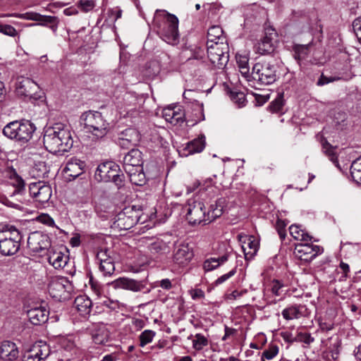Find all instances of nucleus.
<instances>
[{"label": "nucleus", "mask_w": 361, "mask_h": 361, "mask_svg": "<svg viewBox=\"0 0 361 361\" xmlns=\"http://www.w3.org/2000/svg\"><path fill=\"white\" fill-rule=\"evenodd\" d=\"M38 88L37 84L32 80L28 78H22L21 80L18 82L16 92L19 96L32 98Z\"/></svg>", "instance_id": "18"}, {"label": "nucleus", "mask_w": 361, "mask_h": 361, "mask_svg": "<svg viewBox=\"0 0 361 361\" xmlns=\"http://www.w3.org/2000/svg\"><path fill=\"white\" fill-rule=\"evenodd\" d=\"M36 220L48 226H55L54 220L47 214L42 213L36 217Z\"/></svg>", "instance_id": "48"}, {"label": "nucleus", "mask_w": 361, "mask_h": 361, "mask_svg": "<svg viewBox=\"0 0 361 361\" xmlns=\"http://www.w3.org/2000/svg\"><path fill=\"white\" fill-rule=\"evenodd\" d=\"M133 326L135 330L139 331L143 329L145 326V322L142 319H133L132 322Z\"/></svg>", "instance_id": "61"}, {"label": "nucleus", "mask_w": 361, "mask_h": 361, "mask_svg": "<svg viewBox=\"0 0 361 361\" xmlns=\"http://www.w3.org/2000/svg\"><path fill=\"white\" fill-rule=\"evenodd\" d=\"M148 250L152 255H161L168 252L169 247L164 240L157 239L149 244Z\"/></svg>", "instance_id": "31"}, {"label": "nucleus", "mask_w": 361, "mask_h": 361, "mask_svg": "<svg viewBox=\"0 0 361 361\" xmlns=\"http://www.w3.org/2000/svg\"><path fill=\"white\" fill-rule=\"evenodd\" d=\"M186 209L187 219L190 224H209L207 220V214L205 212L204 204L195 198H190L188 200L185 207Z\"/></svg>", "instance_id": "9"}, {"label": "nucleus", "mask_w": 361, "mask_h": 361, "mask_svg": "<svg viewBox=\"0 0 361 361\" xmlns=\"http://www.w3.org/2000/svg\"><path fill=\"white\" fill-rule=\"evenodd\" d=\"M353 27L358 40L361 42V16L354 20Z\"/></svg>", "instance_id": "55"}, {"label": "nucleus", "mask_w": 361, "mask_h": 361, "mask_svg": "<svg viewBox=\"0 0 361 361\" xmlns=\"http://www.w3.org/2000/svg\"><path fill=\"white\" fill-rule=\"evenodd\" d=\"M156 333L152 330H145L140 335V345L144 347L151 343Z\"/></svg>", "instance_id": "44"}, {"label": "nucleus", "mask_w": 361, "mask_h": 361, "mask_svg": "<svg viewBox=\"0 0 361 361\" xmlns=\"http://www.w3.org/2000/svg\"><path fill=\"white\" fill-rule=\"evenodd\" d=\"M74 306L82 316L85 317L91 311L92 301L85 295H79L75 299Z\"/></svg>", "instance_id": "27"}, {"label": "nucleus", "mask_w": 361, "mask_h": 361, "mask_svg": "<svg viewBox=\"0 0 361 361\" xmlns=\"http://www.w3.org/2000/svg\"><path fill=\"white\" fill-rule=\"evenodd\" d=\"M290 234L295 239L299 240H311L312 238L305 231L300 228L297 225H291L289 227Z\"/></svg>", "instance_id": "39"}, {"label": "nucleus", "mask_w": 361, "mask_h": 361, "mask_svg": "<svg viewBox=\"0 0 361 361\" xmlns=\"http://www.w3.org/2000/svg\"><path fill=\"white\" fill-rule=\"evenodd\" d=\"M85 166L86 164L84 161L71 157L68 160L63 171L68 176L75 178L84 173Z\"/></svg>", "instance_id": "19"}, {"label": "nucleus", "mask_w": 361, "mask_h": 361, "mask_svg": "<svg viewBox=\"0 0 361 361\" xmlns=\"http://www.w3.org/2000/svg\"><path fill=\"white\" fill-rule=\"evenodd\" d=\"M99 270L104 276H111L115 271L114 260L113 257L107 260H104L99 263Z\"/></svg>", "instance_id": "41"}, {"label": "nucleus", "mask_w": 361, "mask_h": 361, "mask_svg": "<svg viewBox=\"0 0 361 361\" xmlns=\"http://www.w3.org/2000/svg\"><path fill=\"white\" fill-rule=\"evenodd\" d=\"M239 71H240V73L242 74V75L245 78H246V80L247 81H250V80H252V72L251 73H250V67H249V66H244V67H240V68H239Z\"/></svg>", "instance_id": "59"}, {"label": "nucleus", "mask_w": 361, "mask_h": 361, "mask_svg": "<svg viewBox=\"0 0 361 361\" xmlns=\"http://www.w3.org/2000/svg\"><path fill=\"white\" fill-rule=\"evenodd\" d=\"M285 285L281 281L274 279L271 282V293L276 296H279L283 292Z\"/></svg>", "instance_id": "47"}, {"label": "nucleus", "mask_w": 361, "mask_h": 361, "mask_svg": "<svg viewBox=\"0 0 361 361\" xmlns=\"http://www.w3.org/2000/svg\"><path fill=\"white\" fill-rule=\"evenodd\" d=\"M140 140V135L137 129L129 128L121 132L117 143L123 148L128 149L136 146Z\"/></svg>", "instance_id": "14"}, {"label": "nucleus", "mask_w": 361, "mask_h": 361, "mask_svg": "<svg viewBox=\"0 0 361 361\" xmlns=\"http://www.w3.org/2000/svg\"><path fill=\"white\" fill-rule=\"evenodd\" d=\"M43 143L49 152L56 154L69 151L73 140L70 130L57 123L44 130Z\"/></svg>", "instance_id": "1"}, {"label": "nucleus", "mask_w": 361, "mask_h": 361, "mask_svg": "<svg viewBox=\"0 0 361 361\" xmlns=\"http://www.w3.org/2000/svg\"><path fill=\"white\" fill-rule=\"evenodd\" d=\"M69 286L70 283L66 278L54 276L49 282L48 290L52 298L61 299Z\"/></svg>", "instance_id": "15"}, {"label": "nucleus", "mask_w": 361, "mask_h": 361, "mask_svg": "<svg viewBox=\"0 0 361 361\" xmlns=\"http://www.w3.org/2000/svg\"><path fill=\"white\" fill-rule=\"evenodd\" d=\"M231 99L236 104H238L239 107L243 106L245 105L246 99L244 93L239 92H231Z\"/></svg>", "instance_id": "49"}, {"label": "nucleus", "mask_w": 361, "mask_h": 361, "mask_svg": "<svg viewBox=\"0 0 361 361\" xmlns=\"http://www.w3.org/2000/svg\"><path fill=\"white\" fill-rule=\"evenodd\" d=\"M82 118L86 132L97 140L103 138L109 131V123L99 111H87L82 114Z\"/></svg>", "instance_id": "4"}, {"label": "nucleus", "mask_w": 361, "mask_h": 361, "mask_svg": "<svg viewBox=\"0 0 361 361\" xmlns=\"http://www.w3.org/2000/svg\"><path fill=\"white\" fill-rule=\"evenodd\" d=\"M283 106V99L282 96L277 97L271 104L269 108L272 112H279Z\"/></svg>", "instance_id": "50"}, {"label": "nucleus", "mask_w": 361, "mask_h": 361, "mask_svg": "<svg viewBox=\"0 0 361 361\" xmlns=\"http://www.w3.org/2000/svg\"><path fill=\"white\" fill-rule=\"evenodd\" d=\"M68 260L67 255L61 252H54L49 255L48 261L55 269L63 268Z\"/></svg>", "instance_id": "30"}, {"label": "nucleus", "mask_w": 361, "mask_h": 361, "mask_svg": "<svg viewBox=\"0 0 361 361\" xmlns=\"http://www.w3.org/2000/svg\"><path fill=\"white\" fill-rule=\"evenodd\" d=\"M243 237L240 236V240L243 243L242 249L243 250L246 260L252 259L257 254L259 249V242L252 235L245 236V240H242Z\"/></svg>", "instance_id": "21"}, {"label": "nucleus", "mask_w": 361, "mask_h": 361, "mask_svg": "<svg viewBox=\"0 0 361 361\" xmlns=\"http://www.w3.org/2000/svg\"><path fill=\"white\" fill-rule=\"evenodd\" d=\"M29 191L35 201L42 204L48 202L52 193L51 186L42 182L30 183Z\"/></svg>", "instance_id": "11"}, {"label": "nucleus", "mask_w": 361, "mask_h": 361, "mask_svg": "<svg viewBox=\"0 0 361 361\" xmlns=\"http://www.w3.org/2000/svg\"><path fill=\"white\" fill-rule=\"evenodd\" d=\"M11 178L12 180L11 184L16 188V192H21L25 189V182L23 178L16 171L13 172Z\"/></svg>", "instance_id": "45"}, {"label": "nucleus", "mask_w": 361, "mask_h": 361, "mask_svg": "<svg viewBox=\"0 0 361 361\" xmlns=\"http://www.w3.org/2000/svg\"><path fill=\"white\" fill-rule=\"evenodd\" d=\"M298 341H302L307 344H310V343L314 341V338L311 336L310 334L307 333H299L298 334Z\"/></svg>", "instance_id": "57"}, {"label": "nucleus", "mask_w": 361, "mask_h": 361, "mask_svg": "<svg viewBox=\"0 0 361 361\" xmlns=\"http://www.w3.org/2000/svg\"><path fill=\"white\" fill-rule=\"evenodd\" d=\"M205 147V140L204 137L194 139L193 140L188 142L186 146L183 148V151L187 152L185 155L192 154L195 153L201 152Z\"/></svg>", "instance_id": "28"}, {"label": "nucleus", "mask_w": 361, "mask_h": 361, "mask_svg": "<svg viewBox=\"0 0 361 361\" xmlns=\"http://www.w3.org/2000/svg\"><path fill=\"white\" fill-rule=\"evenodd\" d=\"M0 32L11 37H15L18 34L14 27L6 24H0Z\"/></svg>", "instance_id": "51"}, {"label": "nucleus", "mask_w": 361, "mask_h": 361, "mask_svg": "<svg viewBox=\"0 0 361 361\" xmlns=\"http://www.w3.org/2000/svg\"><path fill=\"white\" fill-rule=\"evenodd\" d=\"M207 56L217 69H224L228 62V46L226 43L215 42L207 46Z\"/></svg>", "instance_id": "6"}, {"label": "nucleus", "mask_w": 361, "mask_h": 361, "mask_svg": "<svg viewBox=\"0 0 361 361\" xmlns=\"http://www.w3.org/2000/svg\"><path fill=\"white\" fill-rule=\"evenodd\" d=\"M37 22V23H32L30 25H39L42 26H49L53 32H55L57 30L59 20L56 16H43L39 14Z\"/></svg>", "instance_id": "32"}, {"label": "nucleus", "mask_w": 361, "mask_h": 361, "mask_svg": "<svg viewBox=\"0 0 361 361\" xmlns=\"http://www.w3.org/2000/svg\"><path fill=\"white\" fill-rule=\"evenodd\" d=\"M208 339L201 334H197L192 341V347L196 350H201L204 347L208 345Z\"/></svg>", "instance_id": "42"}, {"label": "nucleus", "mask_w": 361, "mask_h": 361, "mask_svg": "<svg viewBox=\"0 0 361 361\" xmlns=\"http://www.w3.org/2000/svg\"><path fill=\"white\" fill-rule=\"evenodd\" d=\"M142 154L138 149L133 148L123 158V169H133L138 166H142Z\"/></svg>", "instance_id": "20"}, {"label": "nucleus", "mask_w": 361, "mask_h": 361, "mask_svg": "<svg viewBox=\"0 0 361 361\" xmlns=\"http://www.w3.org/2000/svg\"><path fill=\"white\" fill-rule=\"evenodd\" d=\"M185 114L180 106L166 107L162 111V116L171 123L177 124L183 121Z\"/></svg>", "instance_id": "23"}, {"label": "nucleus", "mask_w": 361, "mask_h": 361, "mask_svg": "<svg viewBox=\"0 0 361 361\" xmlns=\"http://www.w3.org/2000/svg\"><path fill=\"white\" fill-rule=\"evenodd\" d=\"M279 347L275 344L269 345L268 348L265 349L262 354V360L264 359L271 360L276 357L279 353Z\"/></svg>", "instance_id": "43"}, {"label": "nucleus", "mask_w": 361, "mask_h": 361, "mask_svg": "<svg viewBox=\"0 0 361 361\" xmlns=\"http://www.w3.org/2000/svg\"><path fill=\"white\" fill-rule=\"evenodd\" d=\"M39 15L38 13L35 12H27L22 15V17L27 20H31L34 21H37L39 20Z\"/></svg>", "instance_id": "62"}, {"label": "nucleus", "mask_w": 361, "mask_h": 361, "mask_svg": "<svg viewBox=\"0 0 361 361\" xmlns=\"http://www.w3.org/2000/svg\"><path fill=\"white\" fill-rule=\"evenodd\" d=\"M30 322L34 325L44 324L49 317V312L43 307H33L27 312Z\"/></svg>", "instance_id": "22"}, {"label": "nucleus", "mask_w": 361, "mask_h": 361, "mask_svg": "<svg viewBox=\"0 0 361 361\" xmlns=\"http://www.w3.org/2000/svg\"><path fill=\"white\" fill-rule=\"evenodd\" d=\"M109 284L116 289L122 288L133 292L141 291L145 287V284L143 281H136L126 277H120Z\"/></svg>", "instance_id": "17"}, {"label": "nucleus", "mask_w": 361, "mask_h": 361, "mask_svg": "<svg viewBox=\"0 0 361 361\" xmlns=\"http://www.w3.org/2000/svg\"><path fill=\"white\" fill-rule=\"evenodd\" d=\"M223 203L224 201L219 199L214 204L210 205L209 210L206 213L208 223L213 221L222 214Z\"/></svg>", "instance_id": "34"}, {"label": "nucleus", "mask_w": 361, "mask_h": 361, "mask_svg": "<svg viewBox=\"0 0 361 361\" xmlns=\"http://www.w3.org/2000/svg\"><path fill=\"white\" fill-rule=\"evenodd\" d=\"M18 349L15 343L5 341L0 345V357L4 360L12 361L18 357Z\"/></svg>", "instance_id": "24"}, {"label": "nucleus", "mask_w": 361, "mask_h": 361, "mask_svg": "<svg viewBox=\"0 0 361 361\" xmlns=\"http://www.w3.org/2000/svg\"><path fill=\"white\" fill-rule=\"evenodd\" d=\"M197 92L192 90H185L183 93V97L185 99L190 101H195V99L193 98L194 94H195Z\"/></svg>", "instance_id": "64"}, {"label": "nucleus", "mask_w": 361, "mask_h": 361, "mask_svg": "<svg viewBox=\"0 0 361 361\" xmlns=\"http://www.w3.org/2000/svg\"><path fill=\"white\" fill-rule=\"evenodd\" d=\"M49 346L43 341L36 342L23 356V361H44L50 354Z\"/></svg>", "instance_id": "10"}, {"label": "nucleus", "mask_w": 361, "mask_h": 361, "mask_svg": "<svg viewBox=\"0 0 361 361\" xmlns=\"http://www.w3.org/2000/svg\"><path fill=\"white\" fill-rule=\"evenodd\" d=\"M277 72L278 68L274 60H262L253 66L252 78L260 85H268L276 80Z\"/></svg>", "instance_id": "5"}, {"label": "nucleus", "mask_w": 361, "mask_h": 361, "mask_svg": "<svg viewBox=\"0 0 361 361\" xmlns=\"http://www.w3.org/2000/svg\"><path fill=\"white\" fill-rule=\"evenodd\" d=\"M27 245L34 252H39L50 246L49 238L40 232L31 233L27 238Z\"/></svg>", "instance_id": "16"}, {"label": "nucleus", "mask_w": 361, "mask_h": 361, "mask_svg": "<svg viewBox=\"0 0 361 361\" xmlns=\"http://www.w3.org/2000/svg\"><path fill=\"white\" fill-rule=\"evenodd\" d=\"M113 252L109 249H101L97 254V259L100 263L104 260H107L112 257Z\"/></svg>", "instance_id": "54"}, {"label": "nucleus", "mask_w": 361, "mask_h": 361, "mask_svg": "<svg viewBox=\"0 0 361 361\" xmlns=\"http://www.w3.org/2000/svg\"><path fill=\"white\" fill-rule=\"evenodd\" d=\"M322 150L329 159L338 165V157L336 152V147H333L325 138L322 140Z\"/></svg>", "instance_id": "35"}, {"label": "nucleus", "mask_w": 361, "mask_h": 361, "mask_svg": "<svg viewBox=\"0 0 361 361\" xmlns=\"http://www.w3.org/2000/svg\"><path fill=\"white\" fill-rule=\"evenodd\" d=\"M92 338L94 343L103 345L109 341V332L104 327L99 328L92 331Z\"/></svg>", "instance_id": "37"}, {"label": "nucleus", "mask_w": 361, "mask_h": 361, "mask_svg": "<svg viewBox=\"0 0 361 361\" xmlns=\"http://www.w3.org/2000/svg\"><path fill=\"white\" fill-rule=\"evenodd\" d=\"M49 172V168L44 161L35 163L30 170V174L35 178H44Z\"/></svg>", "instance_id": "33"}, {"label": "nucleus", "mask_w": 361, "mask_h": 361, "mask_svg": "<svg viewBox=\"0 0 361 361\" xmlns=\"http://www.w3.org/2000/svg\"><path fill=\"white\" fill-rule=\"evenodd\" d=\"M228 259L227 256L224 255L218 258H210L207 259L203 264V269L206 271H212L217 268L221 264L226 262Z\"/></svg>", "instance_id": "38"}, {"label": "nucleus", "mask_w": 361, "mask_h": 361, "mask_svg": "<svg viewBox=\"0 0 361 361\" xmlns=\"http://www.w3.org/2000/svg\"><path fill=\"white\" fill-rule=\"evenodd\" d=\"M193 254L188 245L180 244L174 251L173 260L178 264H184L192 258Z\"/></svg>", "instance_id": "25"}, {"label": "nucleus", "mask_w": 361, "mask_h": 361, "mask_svg": "<svg viewBox=\"0 0 361 361\" xmlns=\"http://www.w3.org/2000/svg\"><path fill=\"white\" fill-rule=\"evenodd\" d=\"M95 176L100 181H111L117 186H121L123 183V175L119 174V166L113 161L99 164L96 170Z\"/></svg>", "instance_id": "8"}, {"label": "nucleus", "mask_w": 361, "mask_h": 361, "mask_svg": "<svg viewBox=\"0 0 361 361\" xmlns=\"http://www.w3.org/2000/svg\"><path fill=\"white\" fill-rule=\"evenodd\" d=\"M236 62L238 66V68L249 66V59L246 56L237 55Z\"/></svg>", "instance_id": "58"}, {"label": "nucleus", "mask_w": 361, "mask_h": 361, "mask_svg": "<svg viewBox=\"0 0 361 361\" xmlns=\"http://www.w3.org/2000/svg\"><path fill=\"white\" fill-rule=\"evenodd\" d=\"M78 5L84 12L92 10L95 6L93 0H80L78 2Z\"/></svg>", "instance_id": "53"}, {"label": "nucleus", "mask_w": 361, "mask_h": 361, "mask_svg": "<svg viewBox=\"0 0 361 361\" xmlns=\"http://www.w3.org/2000/svg\"><path fill=\"white\" fill-rule=\"evenodd\" d=\"M159 286L165 290H169L171 288V282L169 279H164L157 282Z\"/></svg>", "instance_id": "63"}, {"label": "nucleus", "mask_w": 361, "mask_h": 361, "mask_svg": "<svg viewBox=\"0 0 361 361\" xmlns=\"http://www.w3.org/2000/svg\"><path fill=\"white\" fill-rule=\"evenodd\" d=\"M139 219V211L135 207H125L114 219L111 228L126 231L133 227Z\"/></svg>", "instance_id": "7"}, {"label": "nucleus", "mask_w": 361, "mask_h": 361, "mask_svg": "<svg viewBox=\"0 0 361 361\" xmlns=\"http://www.w3.org/2000/svg\"><path fill=\"white\" fill-rule=\"evenodd\" d=\"M223 33L222 29L219 26H212L208 30V39L212 42H215L216 39H219Z\"/></svg>", "instance_id": "46"}, {"label": "nucleus", "mask_w": 361, "mask_h": 361, "mask_svg": "<svg viewBox=\"0 0 361 361\" xmlns=\"http://www.w3.org/2000/svg\"><path fill=\"white\" fill-rule=\"evenodd\" d=\"M310 45L297 44L293 47V57L298 61L306 59L309 54Z\"/></svg>", "instance_id": "40"}, {"label": "nucleus", "mask_w": 361, "mask_h": 361, "mask_svg": "<svg viewBox=\"0 0 361 361\" xmlns=\"http://www.w3.org/2000/svg\"><path fill=\"white\" fill-rule=\"evenodd\" d=\"M124 171L128 175L130 181L133 184L142 185L145 183V175L143 172L142 166H138L133 169H128Z\"/></svg>", "instance_id": "29"}, {"label": "nucleus", "mask_w": 361, "mask_h": 361, "mask_svg": "<svg viewBox=\"0 0 361 361\" xmlns=\"http://www.w3.org/2000/svg\"><path fill=\"white\" fill-rule=\"evenodd\" d=\"M276 229L279 235L280 238L283 240L286 238V224L284 221L278 219L276 223Z\"/></svg>", "instance_id": "52"}, {"label": "nucleus", "mask_w": 361, "mask_h": 361, "mask_svg": "<svg viewBox=\"0 0 361 361\" xmlns=\"http://www.w3.org/2000/svg\"><path fill=\"white\" fill-rule=\"evenodd\" d=\"M350 174L353 180L356 183L361 185V156L352 162Z\"/></svg>", "instance_id": "36"}, {"label": "nucleus", "mask_w": 361, "mask_h": 361, "mask_svg": "<svg viewBox=\"0 0 361 361\" xmlns=\"http://www.w3.org/2000/svg\"><path fill=\"white\" fill-rule=\"evenodd\" d=\"M157 33L166 43L176 44L178 42V19L164 10L157 9L154 17Z\"/></svg>", "instance_id": "2"}, {"label": "nucleus", "mask_w": 361, "mask_h": 361, "mask_svg": "<svg viewBox=\"0 0 361 361\" xmlns=\"http://www.w3.org/2000/svg\"><path fill=\"white\" fill-rule=\"evenodd\" d=\"M281 336L283 338V339L287 343H292L298 341L296 338L293 337L291 333L288 331L281 332Z\"/></svg>", "instance_id": "60"}, {"label": "nucleus", "mask_w": 361, "mask_h": 361, "mask_svg": "<svg viewBox=\"0 0 361 361\" xmlns=\"http://www.w3.org/2000/svg\"><path fill=\"white\" fill-rule=\"evenodd\" d=\"M235 274V269H233L231 271H230L228 273L222 275L221 276L219 277L214 282L215 286H219L226 281H227L228 279H230L231 276H233Z\"/></svg>", "instance_id": "56"}, {"label": "nucleus", "mask_w": 361, "mask_h": 361, "mask_svg": "<svg viewBox=\"0 0 361 361\" xmlns=\"http://www.w3.org/2000/svg\"><path fill=\"white\" fill-rule=\"evenodd\" d=\"M307 308L303 305H293L285 308L281 314L286 320L299 319L306 314Z\"/></svg>", "instance_id": "26"}, {"label": "nucleus", "mask_w": 361, "mask_h": 361, "mask_svg": "<svg viewBox=\"0 0 361 361\" xmlns=\"http://www.w3.org/2000/svg\"><path fill=\"white\" fill-rule=\"evenodd\" d=\"M322 252V247L310 243H298L295 245L294 250V253L298 258L306 262L312 261Z\"/></svg>", "instance_id": "12"}, {"label": "nucleus", "mask_w": 361, "mask_h": 361, "mask_svg": "<svg viewBox=\"0 0 361 361\" xmlns=\"http://www.w3.org/2000/svg\"><path fill=\"white\" fill-rule=\"evenodd\" d=\"M36 127L28 120L14 121L8 123L3 129L4 135L21 144L27 142L32 137Z\"/></svg>", "instance_id": "3"}, {"label": "nucleus", "mask_w": 361, "mask_h": 361, "mask_svg": "<svg viewBox=\"0 0 361 361\" xmlns=\"http://www.w3.org/2000/svg\"><path fill=\"white\" fill-rule=\"evenodd\" d=\"M276 37L277 33L273 27H266L264 37L256 45L257 51L262 55L273 52L274 50V42Z\"/></svg>", "instance_id": "13"}]
</instances>
